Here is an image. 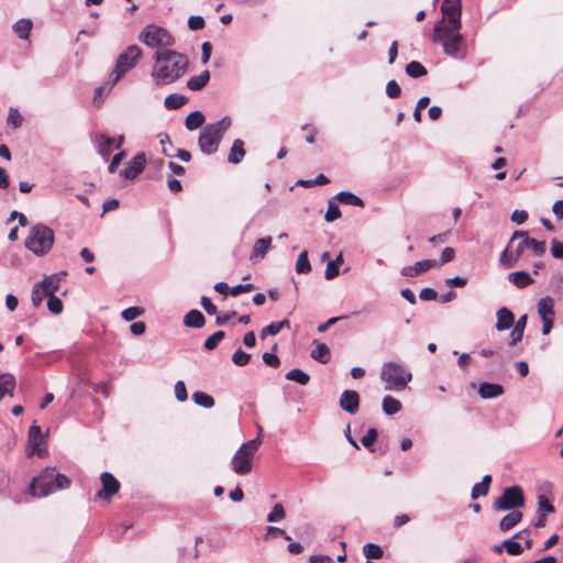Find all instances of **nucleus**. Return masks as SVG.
Segmentation results:
<instances>
[{"label":"nucleus","instance_id":"obj_1","mask_svg":"<svg viewBox=\"0 0 563 563\" xmlns=\"http://www.w3.org/2000/svg\"><path fill=\"white\" fill-rule=\"evenodd\" d=\"M155 64L152 69V78L156 86H165L175 82L187 71L188 58L176 51H157L153 56Z\"/></svg>","mask_w":563,"mask_h":563},{"label":"nucleus","instance_id":"obj_2","mask_svg":"<svg viewBox=\"0 0 563 563\" xmlns=\"http://www.w3.org/2000/svg\"><path fill=\"white\" fill-rule=\"evenodd\" d=\"M460 31L461 29L454 26H445L444 20H440L434 24L432 41L441 44L448 56L464 59L467 55V45Z\"/></svg>","mask_w":563,"mask_h":563},{"label":"nucleus","instance_id":"obj_3","mask_svg":"<svg viewBox=\"0 0 563 563\" xmlns=\"http://www.w3.org/2000/svg\"><path fill=\"white\" fill-rule=\"evenodd\" d=\"M70 486V479L56 471L55 467H46L30 484V493L34 497H46L57 490Z\"/></svg>","mask_w":563,"mask_h":563},{"label":"nucleus","instance_id":"obj_4","mask_svg":"<svg viewBox=\"0 0 563 563\" xmlns=\"http://www.w3.org/2000/svg\"><path fill=\"white\" fill-rule=\"evenodd\" d=\"M231 118L223 117L221 120L205 125L199 133L198 145L203 154L211 155L218 151L221 139L231 126Z\"/></svg>","mask_w":563,"mask_h":563},{"label":"nucleus","instance_id":"obj_5","mask_svg":"<svg viewBox=\"0 0 563 563\" xmlns=\"http://www.w3.org/2000/svg\"><path fill=\"white\" fill-rule=\"evenodd\" d=\"M54 242V231L43 223H37L30 229L24 245L33 254L43 256L52 250Z\"/></svg>","mask_w":563,"mask_h":563},{"label":"nucleus","instance_id":"obj_6","mask_svg":"<svg viewBox=\"0 0 563 563\" xmlns=\"http://www.w3.org/2000/svg\"><path fill=\"white\" fill-rule=\"evenodd\" d=\"M380 379L385 383V390H404L412 379V374L404 365L397 362L383 364Z\"/></svg>","mask_w":563,"mask_h":563},{"label":"nucleus","instance_id":"obj_7","mask_svg":"<svg viewBox=\"0 0 563 563\" xmlns=\"http://www.w3.org/2000/svg\"><path fill=\"white\" fill-rule=\"evenodd\" d=\"M142 49L132 44L125 48L115 59L112 73L110 74L109 84L110 88L113 87L124 75L134 68L142 57Z\"/></svg>","mask_w":563,"mask_h":563},{"label":"nucleus","instance_id":"obj_8","mask_svg":"<svg viewBox=\"0 0 563 563\" xmlns=\"http://www.w3.org/2000/svg\"><path fill=\"white\" fill-rule=\"evenodd\" d=\"M261 445L260 437L243 443L231 460V467L238 475H246L252 471L253 457Z\"/></svg>","mask_w":563,"mask_h":563},{"label":"nucleus","instance_id":"obj_9","mask_svg":"<svg viewBox=\"0 0 563 563\" xmlns=\"http://www.w3.org/2000/svg\"><path fill=\"white\" fill-rule=\"evenodd\" d=\"M139 41L151 48L173 46L175 38L170 33L158 25H146L137 36Z\"/></svg>","mask_w":563,"mask_h":563},{"label":"nucleus","instance_id":"obj_10","mask_svg":"<svg viewBox=\"0 0 563 563\" xmlns=\"http://www.w3.org/2000/svg\"><path fill=\"white\" fill-rule=\"evenodd\" d=\"M523 505V490L520 486L514 485L504 489L503 495L494 501L493 508L495 510L506 511L522 507Z\"/></svg>","mask_w":563,"mask_h":563},{"label":"nucleus","instance_id":"obj_11","mask_svg":"<svg viewBox=\"0 0 563 563\" xmlns=\"http://www.w3.org/2000/svg\"><path fill=\"white\" fill-rule=\"evenodd\" d=\"M442 19L445 26L462 27V2L461 0H443L441 4Z\"/></svg>","mask_w":563,"mask_h":563},{"label":"nucleus","instance_id":"obj_12","mask_svg":"<svg viewBox=\"0 0 563 563\" xmlns=\"http://www.w3.org/2000/svg\"><path fill=\"white\" fill-rule=\"evenodd\" d=\"M101 489L97 493V497L110 500L120 489V482L109 472L100 475Z\"/></svg>","mask_w":563,"mask_h":563},{"label":"nucleus","instance_id":"obj_13","mask_svg":"<svg viewBox=\"0 0 563 563\" xmlns=\"http://www.w3.org/2000/svg\"><path fill=\"white\" fill-rule=\"evenodd\" d=\"M146 157L144 153L136 154L128 165L120 172V176L125 179H134L145 167Z\"/></svg>","mask_w":563,"mask_h":563},{"label":"nucleus","instance_id":"obj_14","mask_svg":"<svg viewBox=\"0 0 563 563\" xmlns=\"http://www.w3.org/2000/svg\"><path fill=\"white\" fill-rule=\"evenodd\" d=\"M29 444L32 446L31 454H36L38 457H44L47 454L46 449H42L40 445L44 442V435L42 433V429L37 424H32L29 429L27 434Z\"/></svg>","mask_w":563,"mask_h":563},{"label":"nucleus","instance_id":"obj_15","mask_svg":"<svg viewBox=\"0 0 563 563\" xmlns=\"http://www.w3.org/2000/svg\"><path fill=\"white\" fill-rule=\"evenodd\" d=\"M339 405L342 410L354 415L360 408V395L355 390H344L339 400Z\"/></svg>","mask_w":563,"mask_h":563},{"label":"nucleus","instance_id":"obj_16","mask_svg":"<svg viewBox=\"0 0 563 563\" xmlns=\"http://www.w3.org/2000/svg\"><path fill=\"white\" fill-rule=\"evenodd\" d=\"M518 238H525V244H528V247H530L534 255L542 256L544 255L547 251V244L544 241H538L536 239H532L529 236L527 231H515L512 236L510 238V241L508 243V246L510 243H512Z\"/></svg>","mask_w":563,"mask_h":563},{"label":"nucleus","instance_id":"obj_17","mask_svg":"<svg viewBox=\"0 0 563 563\" xmlns=\"http://www.w3.org/2000/svg\"><path fill=\"white\" fill-rule=\"evenodd\" d=\"M435 266H438L435 260H422L415 263L412 266L402 267L401 275L405 277H415Z\"/></svg>","mask_w":563,"mask_h":563},{"label":"nucleus","instance_id":"obj_18","mask_svg":"<svg viewBox=\"0 0 563 563\" xmlns=\"http://www.w3.org/2000/svg\"><path fill=\"white\" fill-rule=\"evenodd\" d=\"M497 322L496 330L504 331L510 329L515 323V314L506 307H501L497 310Z\"/></svg>","mask_w":563,"mask_h":563},{"label":"nucleus","instance_id":"obj_19","mask_svg":"<svg viewBox=\"0 0 563 563\" xmlns=\"http://www.w3.org/2000/svg\"><path fill=\"white\" fill-rule=\"evenodd\" d=\"M505 389L500 384L484 382L479 384L478 394L483 399H493L501 396Z\"/></svg>","mask_w":563,"mask_h":563},{"label":"nucleus","instance_id":"obj_20","mask_svg":"<svg viewBox=\"0 0 563 563\" xmlns=\"http://www.w3.org/2000/svg\"><path fill=\"white\" fill-rule=\"evenodd\" d=\"M159 137H161V145H162V152L164 155H166L167 157H177L179 159H181L183 162H189L191 159V154L190 152L186 151V150H177V153L176 154H173L168 151V148H165V143H168L170 147H173V143L170 141V137L168 136V134L164 133V134H159Z\"/></svg>","mask_w":563,"mask_h":563},{"label":"nucleus","instance_id":"obj_21","mask_svg":"<svg viewBox=\"0 0 563 563\" xmlns=\"http://www.w3.org/2000/svg\"><path fill=\"white\" fill-rule=\"evenodd\" d=\"M96 146L98 148V153L103 157L107 158L111 152H112V145L114 144L115 140L100 133L96 136Z\"/></svg>","mask_w":563,"mask_h":563},{"label":"nucleus","instance_id":"obj_22","mask_svg":"<svg viewBox=\"0 0 563 563\" xmlns=\"http://www.w3.org/2000/svg\"><path fill=\"white\" fill-rule=\"evenodd\" d=\"M522 517L523 515L519 510H512L508 515L504 516L499 522L500 531H509L522 520Z\"/></svg>","mask_w":563,"mask_h":563},{"label":"nucleus","instance_id":"obj_23","mask_svg":"<svg viewBox=\"0 0 563 563\" xmlns=\"http://www.w3.org/2000/svg\"><path fill=\"white\" fill-rule=\"evenodd\" d=\"M313 344H316V349L311 351L310 356L321 364H327L331 355L329 346L317 340L313 341Z\"/></svg>","mask_w":563,"mask_h":563},{"label":"nucleus","instance_id":"obj_24","mask_svg":"<svg viewBox=\"0 0 563 563\" xmlns=\"http://www.w3.org/2000/svg\"><path fill=\"white\" fill-rule=\"evenodd\" d=\"M508 280L519 289L526 288L533 283L531 276L525 271L510 273L508 275Z\"/></svg>","mask_w":563,"mask_h":563},{"label":"nucleus","instance_id":"obj_25","mask_svg":"<svg viewBox=\"0 0 563 563\" xmlns=\"http://www.w3.org/2000/svg\"><path fill=\"white\" fill-rule=\"evenodd\" d=\"M206 318L202 314L201 311L197 309H191L185 317H184V324L188 328H196L200 329L205 325Z\"/></svg>","mask_w":563,"mask_h":563},{"label":"nucleus","instance_id":"obj_26","mask_svg":"<svg viewBox=\"0 0 563 563\" xmlns=\"http://www.w3.org/2000/svg\"><path fill=\"white\" fill-rule=\"evenodd\" d=\"M210 80V71L203 70L197 76H192L187 80V88L192 91H199L206 87Z\"/></svg>","mask_w":563,"mask_h":563},{"label":"nucleus","instance_id":"obj_27","mask_svg":"<svg viewBox=\"0 0 563 563\" xmlns=\"http://www.w3.org/2000/svg\"><path fill=\"white\" fill-rule=\"evenodd\" d=\"M245 156L244 142L240 139L233 141L230 153L228 155V162L231 164H239Z\"/></svg>","mask_w":563,"mask_h":563},{"label":"nucleus","instance_id":"obj_28","mask_svg":"<svg viewBox=\"0 0 563 563\" xmlns=\"http://www.w3.org/2000/svg\"><path fill=\"white\" fill-rule=\"evenodd\" d=\"M272 245V238H261L253 245L251 258H263Z\"/></svg>","mask_w":563,"mask_h":563},{"label":"nucleus","instance_id":"obj_29","mask_svg":"<svg viewBox=\"0 0 563 563\" xmlns=\"http://www.w3.org/2000/svg\"><path fill=\"white\" fill-rule=\"evenodd\" d=\"M12 27L19 38L27 40L33 27V22L30 19H20Z\"/></svg>","mask_w":563,"mask_h":563},{"label":"nucleus","instance_id":"obj_30","mask_svg":"<svg viewBox=\"0 0 563 563\" xmlns=\"http://www.w3.org/2000/svg\"><path fill=\"white\" fill-rule=\"evenodd\" d=\"M554 301L550 296H545L538 301L537 308L541 319L545 317H554Z\"/></svg>","mask_w":563,"mask_h":563},{"label":"nucleus","instance_id":"obj_31","mask_svg":"<svg viewBox=\"0 0 563 563\" xmlns=\"http://www.w3.org/2000/svg\"><path fill=\"white\" fill-rule=\"evenodd\" d=\"M60 282L62 278L59 277V274H53L51 276H46L42 282L38 283L41 287H43L49 294V296H53L56 291H58Z\"/></svg>","mask_w":563,"mask_h":563},{"label":"nucleus","instance_id":"obj_32","mask_svg":"<svg viewBox=\"0 0 563 563\" xmlns=\"http://www.w3.org/2000/svg\"><path fill=\"white\" fill-rule=\"evenodd\" d=\"M334 198L344 205L355 206V207H364V201L356 195L350 191H340L334 196Z\"/></svg>","mask_w":563,"mask_h":563},{"label":"nucleus","instance_id":"obj_33","mask_svg":"<svg viewBox=\"0 0 563 563\" xmlns=\"http://www.w3.org/2000/svg\"><path fill=\"white\" fill-rule=\"evenodd\" d=\"M188 102V98L184 95L172 93L168 95L164 100V106L168 110H176L181 108Z\"/></svg>","mask_w":563,"mask_h":563},{"label":"nucleus","instance_id":"obj_34","mask_svg":"<svg viewBox=\"0 0 563 563\" xmlns=\"http://www.w3.org/2000/svg\"><path fill=\"white\" fill-rule=\"evenodd\" d=\"M15 387V378L11 374L0 375V400L7 395L11 394Z\"/></svg>","mask_w":563,"mask_h":563},{"label":"nucleus","instance_id":"obj_35","mask_svg":"<svg viewBox=\"0 0 563 563\" xmlns=\"http://www.w3.org/2000/svg\"><path fill=\"white\" fill-rule=\"evenodd\" d=\"M205 122V115L201 111L196 110L191 113H189L185 121V126L189 130H196L200 128Z\"/></svg>","mask_w":563,"mask_h":563},{"label":"nucleus","instance_id":"obj_36","mask_svg":"<svg viewBox=\"0 0 563 563\" xmlns=\"http://www.w3.org/2000/svg\"><path fill=\"white\" fill-rule=\"evenodd\" d=\"M383 410L387 416H393L401 410V402L391 396H385L383 398Z\"/></svg>","mask_w":563,"mask_h":563},{"label":"nucleus","instance_id":"obj_37","mask_svg":"<svg viewBox=\"0 0 563 563\" xmlns=\"http://www.w3.org/2000/svg\"><path fill=\"white\" fill-rule=\"evenodd\" d=\"M363 553L365 558L367 559L366 563H372L371 560H379L383 558V549L375 543H366L363 547Z\"/></svg>","mask_w":563,"mask_h":563},{"label":"nucleus","instance_id":"obj_38","mask_svg":"<svg viewBox=\"0 0 563 563\" xmlns=\"http://www.w3.org/2000/svg\"><path fill=\"white\" fill-rule=\"evenodd\" d=\"M406 74L411 78H420L427 75V68L419 62L412 60L406 65Z\"/></svg>","mask_w":563,"mask_h":563},{"label":"nucleus","instance_id":"obj_39","mask_svg":"<svg viewBox=\"0 0 563 563\" xmlns=\"http://www.w3.org/2000/svg\"><path fill=\"white\" fill-rule=\"evenodd\" d=\"M49 294L41 287L40 283L33 285L31 300L34 308H38L45 298L48 299Z\"/></svg>","mask_w":563,"mask_h":563},{"label":"nucleus","instance_id":"obj_40","mask_svg":"<svg viewBox=\"0 0 563 563\" xmlns=\"http://www.w3.org/2000/svg\"><path fill=\"white\" fill-rule=\"evenodd\" d=\"M286 379L296 382L302 386L307 385L310 380V376L301 371L300 368H294L286 373Z\"/></svg>","mask_w":563,"mask_h":563},{"label":"nucleus","instance_id":"obj_41","mask_svg":"<svg viewBox=\"0 0 563 563\" xmlns=\"http://www.w3.org/2000/svg\"><path fill=\"white\" fill-rule=\"evenodd\" d=\"M192 400L196 405L200 406V407H203V408H212L214 406V399L203 393V391H195L192 394Z\"/></svg>","mask_w":563,"mask_h":563},{"label":"nucleus","instance_id":"obj_42","mask_svg":"<svg viewBox=\"0 0 563 563\" xmlns=\"http://www.w3.org/2000/svg\"><path fill=\"white\" fill-rule=\"evenodd\" d=\"M311 271V265L308 258V252L302 251L296 262V272L298 274H308Z\"/></svg>","mask_w":563,"mask_h":563},{"label":"nucleus","instance_id":"obj_43","mask_svg":"<svg viewBox=\"0 0 563 563\" xmlns=\"http://www.w3.org/2000/svg\"><path fill=\"white\" fill-rule=\"evenodd\" d=\"M335 201L338 200L333 197L328 202V209L324 216V219L328 222H333L341 217V211Z\"/></svg>","mask_w":563,"mask_h":563},{"label":"nucleus","instance_id":"obj_44","mask_svg":"<svg viewBox=\"0 0 563 563\" xmlns=\"http://www.w3.org/2000/svg\"><path fill=\"white\" fill-rule=\"evenodd\" d=\"M224 336H225L224 331L220 330V331L214 332L213 334H211L210 336L207 338V340L203 343V347L207 351L214 350L218 346V344L224 339Z\"/></svg>","mask_w":563,"mask_h":563},{"label":"nucleus","instance_id":"obj_45","mask_svg":"<svg viewBox=\"0 0 563 563\" xmlns=\"http://www.w3.org/2000/svg\"><path fill=\"white\" fill-rule=\"evenodd\" d=\"M554 506L550 503L545 495L541 494L538 496V514L548 515L554 512Z\"/></svg>","mask_w":563,"mask_h":563},{"label":"nucleus","instance_id":"obj_46","mask_svg":"<svg viewBox=\"0 0 563 563\" xmlns=\"http://www.w3.org/2000/svg\"><path fill=\"white\" fill-rule=\"evenodd\" d=\"M506 551L510 555H520L523 552V548L519 542L515 541V538L507 539L503 542Z\"/></svg>","mask_w":563,"mask_h":563},{"label":"nucleus","instance_id":"obj_47","mask_svg":"<svg viewBox=\"0 0 563 563\" xmlns=\"http://www.w3.org/2000/svg\"><path fill=\"white\" fill-rule=\"evenodd\" d=\"M7 122H8V124L12 125L14 129H18L23 123V117L20 114V112L16 108L11 107L9 109Z\"/></svg>","mask_w":563,"mask_h":563},{"label":"nucleus","instance_id":"obj_48","mask_svg":"<svg viewBox=\"0 0 563 563\" xmlns=\"http://www.w3.org/2000/svg\"><path fill=\"white\" fill-rule=\"evenodd\" d=\"M286 512L282 504H275L272 511L267 516L268 522H277L285 518Z\"/></svg>","mask_w":563,"mask_h":563},{"label":"nucleus","instance_id":"obj_49","mask_svg":"<svg viewBox=\"0 0 563 563\" xmlns=\"http://www.w3.org/2000/svg\"><path fill=\"white\" fill-rule=\"evenodd\" d=\"M251 360V354L244 352L242 349H238L232 355V362L236 366H245Z\"/></svg>","mask_w":563,"mask_h":563},{"label":"nucleus","instance_id":"obj_50","mask_svg":"<svg viewBox=\"0 0 563 563\" xmlns=\"http://www.w3.org/2000/svg\"><path fill=\"white\" fill-rule=\"evenodd\" d=\"M378 432L375 428H369L365 435L361 439L362 444L368 449L369 451H374L372 449L373 443L377 440Z\"/></svg>","mask_w":563,"mask_h":563},{"label":"nucleus","instance_id":"obj_51","mask_svg":"<svg viewBox=\"0 0 563 563\" xmlns=\"http://www.w3.org/2000/svg\"><path fill=\"white\" fill-rule=\"evenodd\" d=\"M47 309L54 314H59V313H62L64 306H63L62 300L58 297H56L55 295H53V296H48Z\"/></svg>","mask_w":563,"mask_h":563},{"label":"nucleus","instance_id":"obj_52","mask_svg":"<svg viewBox=\"0 0 563 563\" xmlns=\"http://www.w3.org/2000/svg\"><path fill=\"white\" fill-rule=\"evenodd\" d=\"M144 313V309L141 307H129L121 313L125 321H132Z\"/></svg>","mask_w":563,"mask_h":563},{"label":"nucleus","instance_id":"obj_53","mask_svg":"<svg viewBox=\"0 0 563 563\" xmlns=\"http://www.w3.org/2000/svg\"><path fill=\"white\" fill-rule=\"evenodd\" d=\"M520 239L521 241L518 243L516 250L511 252V260L509 261V265H516L519 258L521 257L525 249L528 247V244H525V238Z\"/></svg>","mask_w":563,"mask_h":563},{"label":"nucleus","instance_id":"obj_54","mask_svg":"<svg viewBox=\"0 0 563 563\" xmlns=\"http://www.w3.org/2000/svg\"><path fill=\"white\" fill-rule=\"evenodd\" d=\"M400 93L401 89L398 82L394 79L389 80L386 85V95L391 99H396L400 96Z\"/></svg>","mask_w":563,"mask_h":563},{"label":"nucleus","instance_id":"obj_55","mask_svg":"<svg viewBox=\"0 0 563 563\" xmlns=\"http://www.w3.org/2000/svg\"><path fill=\"white\" fill-rule=\"evenodd\" d=\"M188 27L192 31H200L205 27V20L200 15H191L188 19Z\"/></svg>","mask_w":563,"mask_h":563},{"label":"nucleus","instance_id":"obj_56","mask_svg":"<svg viewBox=\"0 0 563 563\" xmlns=\"http://www.w3.org/2000/svg\"><path fill=\"white\" fill-rule=\"evenodd\" d=\"M175 397L178 401H185L188 398L187 389L183 380H178L175 384Z\"/></svg>","mask_w":563,"mask_h":563},{"label":"nucleus","instance_id":"obj_57","mask_svg":"<svg viewBox=\"0 0 563 563\" xmlns=\"http://www.w3.org/2000/svg\"><path fill=\"white\" fill-rule=\"evenodd\" d=\"M262 360L263 362L267 365V366H271V367H278L280 365V360L279 357L274 354V353H271V352H265L263 355H262Z\"/></svg>","mask_w":563,"mask_h":563},{"label":"nucleus","instance_id":"obj_58","mask_svg":"<svg viewBox=\"0 0 563 563\" xmlns=\"http://www.w3.org/2000/svg\"><path fill=\"white\" fill-rule=\"evenodd\" d=\"M455 256V251L451 246H446L440 256V261L438 262V266H442L449 262H451Z\"/></svg>","mask_w":563,"mask_h":563},{"label":"nucleus","instance_id":"obj_59","mask_svg":"<svg viewBox=\"0 0 563 563\" xmlns=\"http://www.w3.org/2000/svg\"><path fill=\"white\" fill-rule=\"evenodd\" d=\"M551 255L554 258H563V243L556 239L551 241Z\"/></svg>","mask_w":563,"mask_h":563},{"label":"nucleus","instance_id":"obj_60","mask_svg":"<svg viewBox=\"0 0 563 563\" xmlns=\"http://www.w3.org/2000/svg\"><path fill=\"white\" fill-rule=\"evenodd\" d=\"M280 332L278 323L272 322L268 325H266L264 329H262L260 336L261 339H265L268 335H276Z\"/></svg>","mask_w":563,"mask_h":563},{"label":"nucleus","instance_id":"obj_61","mask_svg":"<svg viewBox=\"0 0 563 563\" xmlns=\"http://www.w3.org/2000/svg\"><path fill=\"white\" fill-rule=\"evenodd\" d=\"M339 266L336 262L329 261L325 267L324 276L328 280L335 278L339 275Z\"/></svg>","mask_w":563,"mask_h":563},{"label":"nucleus","instance_id":"obj_62","mask_svg":"<svg viewBox=\"0 0 563 563\" xmlns=\"http://www.w3.org/2000/svg\"><path fill=\"white\" fill-rule=\"evenodd\" d=\"M124 157H125V153H124L123 151H121V152L117 153V154L112 157V159H111V162H110V164H109V166H108V170H109V173L113 174V173L117 170L118 166L121 164V162H122V159H123Z\"/></svg>","mask_w":563,"mask_h":563},{"label":"nucleus","instance_id":"obj_63","mask_svg":"<svg viewBox=\"0 0 563 563\" xmlns=\"http://www.w3.org/2000/svg\"><path fill=\"white\" fill-rule=\"evenodd\" d=\"M236 316L234 310L217 313L216 323L218 325H224L230 319Z\"/></svg>","mask_w":563,"mask_h":563},{"label":"nucleus","instance_id":"obj_64","mask_svg":"<svg viewBox=\"0 0 563 563\" xmlns=\"http://www.w3.org/2000/svg\"><path fill=\"white\" fill-rule=\"evenodd\" d=\"M438 297L437 291L433 288H423L419 294V298L423 301L435 300Z\"/></svg>","mask_w":563,"mask_h":563}]
</instances>
